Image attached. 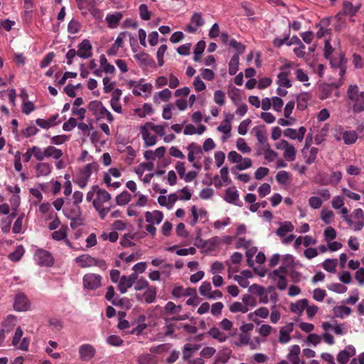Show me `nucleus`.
I'll list each match as a JSON object with an SVG mask.
<instances>
[{
    "instance_id": "412c9836",
    "label": "nucleus",
    "mask_w": 364,
    "mask_h": 364,
    "mask_svg": "<svg viewBox=\"0 0 364 364\" xmlns=\"http://www.w3.org/2000/svg\"><path fill=\"white\" fill-rule=\"evenodd\" d=\"M343 139L344 141V143L347 145H350L354 143L358 139V134L354 130H350V131H345L343 133Z\"/></svg>"
},
{
    "instance_id": "aec40b11",
    "label": "nucleus",
    "mask_w": 364,
    "mask_h": 364,
    "mask_svg": "<svg viewBox=\"0 0 364 364\" xmlns=\"http://www.w3.org/2000/svg\"><path fill=\"white\" fill-rule=\"evenodd\" d=\"M156 294H157L156 287L154 286H150L149 287H148L146 289L145 292L143 294V296L144 298L145 301L147 304H151L155 301Z\"/></svg>"
},
{
    "instance_id": "c9c22d12",
    "label": "nucleus",
    "mask_w": 364,
    "mask_h": 364,
    "mask_svg": "<svg viewBox=\"0 0 364 364\" xmlns=\"http://www.w3.org/2000/svg\"><path fill=\"white\" fill-rule=\"evenodd\" d=\"M338 261L336 259H327L323 263V268L328 272L334 273Z\"/></svg>"
},
{
    "instance_id": "a211bd4d",
    "label": "nucleus",
    "mask_w": 364,
    "mask_h": 364,
    "mask_svg": "<svg viewBox=\"0 0 364 364\" xmlns=\"http://www.w3.org/2000/svg\"><path fill=\"white\" fill-rule=\"evenodd\" d=\"M289 73V71H282L278 74L277 84L280 87H284L286 88H289L291 87V81L288 78Z\"/></svg>"
},
{
    "instance_id": "6ab92c4d",
    "label": "nucleus",
    "mask_w": 364,
    "mask_h": 364,
    "mask_svg": "<svg viewBox=\"0 0 364 364\" xmlns=\"http://www.w3.org/2000/svg\"><path fill=\"white\" fill-rule=\"evenodd\" d=\"M308 307V300L303 299L291 304L290 310L294 313H302Z\"/></svg>"
},
{
    "instance_id": "e433bc0d",
    "label": "nucleus",
    "mask_w": 364,
    "mask_h": 364,
    "mask_svg": "<svg viewBox=\"0 0 364 364\" xmlns=\"http://www.w3.org/2000/svg\"><path fill=\"white\" fill-rule=\"evenodd\" d=\"M16 317L13 315H9L7 318L2 322V327H4L6 332H9L15 326Z\"/></svg>"
},
{
    "instance_id": "680f3d73",
    "label": "nucleus",
    "mask_w": 364,
    "mask_h": 364,
    "mask_svg": "<svg viewBox=\"0 0 364 364\" xmlns=\"http://www.w3.org/2000/svg\"><path fill=\"white\" fill-rule=\"evenodd\" d=\"M228 159L231 163H240L242 160V157L235 151H231L228 153Z\"/></svg>"
},
{
    "instance_id": "72a5a7b5",
    "label": "nucleus",
    "mask_w": 364,
    "mask_h": 364,
    "mask_svg": "<svg viewBox=\"0 0 364 364\" xmlns=\"http://www.w3.org/2000/svg\"><path fill=\"white\" fill-rule=\"evenodd\" d=\"M296 151L295 147L290 144L284 150L283 156L288 161H294L296 159Z\"/></svg>"
},
{
    "instance_id": "393cba45",
    "label": "nucleus",
    "mask_w": 364,
    "mask_h": 364,
    "mask_svg": "<svg viewBox=\"0 0 364 364\" xmlns=\"http://www.w3.org/2000/svg\"><path fill=\"white\" fill-rule=\"evenodd\" d=\"M200 346L196 344L187 343L184 346L183 350V360H188L191 356L193 352L199 349Z\"/></svg>"
},
{
    "instance_id": "4d7b16f0",
    "label": "nucleus",
    "mask_w": 364,
    "mask_h": 364,
    "mask_svg": "<svg viewBox=\"0 0 364 364\" xmlns=\"http://www.w3.org/2000/svg\"><path fill=\"white\" fill-rule=\"evenodd\" d=\"M187 149L190 151H192L194 155L198 156V159H200L201 154H203L202 148L196 143L192 142L188 146Z\"/></svg>"
},
{
    "instance_id": "20e7f679",
    "label": "nucleus",
    "mask_w": 364,
    "mask_h": 364,
    "mask_svg": "<svg viewBox=\"0 0 364 364\" xmlns=\"http://www.w3.org/2000/svg\"><path fill=\"white\" fill-rule=\"evenodd\" d=\"M35 259L40 266L50 267L53 264V257L47 250L43 249L37 250L35 253Z\"/></svg>"
},
{
    "instance_id": "e2e57ef3",
    "label": "nucleus",
    "mask_w": 364,
    "mask_h": 364,
    "mask_svg": "<svg viewBox=\"0 0 364 364\" xmlns=\"http://www.w3.org/2000/svg\"><path fill=\"white\" fill-rule=\"evenodd\" d=\"M269 168L266 167L258 168L255 173V178L257 180H261L269 173Z\"/></svg>"
},
{
    "instance_id": "6e6552de",
    "label": "nucleus",
    "mask_w": 364,
    "mask_h": 364,
    "mask_svg": "<svg viewBox=\"0 0 364 364\" xmlns=\"http://www.w3.org/2000/svg\"><path fill=\"white\" fill-rule=\"evenodd\" d=\"M95 353V348L90 344H82L79 347V355L82 361H90L94 358Z\"/></svg>"
},
{
    "instance_id": "f8f14e48",
    "label": "nucleus",
    "mask_w": 364,
    "mask_h": 364,
    "mask_svg": "<svg viewBox=\"0 0 364 364\" xmlns=\"http://www.w3.org/2000/svg\"><path fill=\"white\" fill-rule=\"evenodd\" d=\"M225 200L229 203H232L238 206H242V202L240 201V203H237V201L239 199V194L237 191L232 190L231 188H228L225 191Z\"/></svg>"
},
{
    "instance_id": "09e8293b",
    "label": "nucleus",
    "mask_w": 364,
    "mask_h": 364,
    "mask_svg": "<svg viewBox=\"0 0 364 364\" xmlns=\"http://www.w3.org/2000/svg\"><path fill=\"white\" fill-rule=\"evenodd\" d=\"M237 148L243 154L249 153L251 151V149L247 146L245 139L242 138H239L237 139Z\"/></svg>"
},
{
    "instance_id": "a19ab883",
    "label": "nucleus",
    "mask_w": 364,
    "mask_h": 364,
    "mask_svg": "<svg viewBox=\"0 0 364 364\" xmlns=\"http://www.w3.org/2000/svg\"><path fill=\"white\" fill-rule=\"evenodd\" d=\"M156 95L162 101L167 102L171 97V92L168 89L166 88L164 89L162 91L157 92L154 96V100L155 102H157Z\"/></svg>"
},
{
    "instance_id": "c85d7f7f",
    "label": "nucleus",
    "mask_w": 364,
    "mask_h": 364,
    "mask_svg": "<svg viewBox=\"0 0 364 364\" xmlns=\"http://www.w3.org/2000/svg\"><path fill=\"white\" fill-rule=\"evenodd\" d=\"M98 168L99 164L97 162L90 163L85 166L84 169L81 171V174L90 178L92 173L97 171Z\"/></svg>"
},
{
    "instance_id": "39448f33",
    "label": "nucleus",
    "mask_w": 364,
    "mask_h": 364,
    "mask_svg": "<svg viewBox=\"0 0 364 364\" xmlns=\"http://www.w3.org/2000/svg\"><path fill=\"white\" fill-rule=\"evenodd\" d=\"M30 301L25 294L20 292L15 296L14 308L16 311H28L30 309Z\"/></svg>"
},
{
    "instance_id": "052dcab7",
    "label": "nucleus",
    "mask_w": 364,
    "mask_h": 364,
    "mask_svg": "<svg viewBox=\"0 0 364 364\" xmlns=\"http://www.w3.org/2000/svg\"><path fill=\"white\" fill-rule=\"evenodd\" d=\"M95 209L97 211L100 219L104 220L107 215V213L110 211L111 207H104L103 205H97L94 207Z\"/></svg>"
},
{
    "instance_id": "3c124183",
    "label": "nucleus",
    "mask_w": 364,
    "mask_h": 364,
    "mask_svg": "<svg viewBox=\"0 0 364 364\" xmlns=\"http://www.w3.org/2000/svg\"><path fill=\"white\" fill-rule=\"evenodd\" d=\"M232 129L231 124H230L229 119H224L220 126L218 127L217 129L218 132L228 134L230 132Z\"/></svg>"
},
{
    "instance_id": "c03bdc74",
    "label": "nucleus",
    "mask_w": 364,
    "mask_h": 364,
    "mask_svg": "<svg viewBox=\"0 0 364 364\" xmlns=\"http://www.w3.org/2000/svg\"><path fill=\"white\" fill-rule=\"evenodd\" d=\"M139 11L140 17L142 20L148 21L151 18V13L149 11L148 6L146 4H141L139 6Z\"/></svg>"
},
{
    "instance_id": "cd10ccee",
    "label": "nucleus",
    "mask_w": 364,
    "mask_h": 364,
    "mask_svg": "<svg viewBox=\"0 0 364 364\" xmlns=\"http://www.w3.org/2000/svg\"><path fill=\"white\" fill-rule=\"evenodd\" d=\"M134 284L127 277V276H122L120 278L118 289L122 294L127 292V289L132 287Z\"/></svg>"
},
{
    "instance_id": "13d9d810",
    "label": "nucleus",
    "mask_w": 364,
    "mask_h": 364,
    "mask_svg": "<svg viewBox=\"0 0 364 364\" xmlns=\"http://www.w3.org/2000/svg\"><path fill=\"white\" fill-rule=\"evenodd\" d=\"M318 149L316 147H311L309 151V156L306 158V163L308 165L312 164L316 159Z\"/></svg>"
},
{
    "instance_id": "9b49d317",
    "label": "nucleus",
    "mask_w": 364,
    "mask_h": 364,
    "mask_svg": "<svg viewBox=\"0 0 364 364\" xmlns=\"http://www.w3.org/2000/svg\"><path fill=\"white\" fill-rule=\"evenodd\" d=\"M122 18L123 14L122 12H115L112 14H107L106 16V21L109 28H115L118 26L119 23Z\"/></svg>"
},
{
    "instance_id": "0eeeda50",
    "label": "nucleus",
    "mask_w": 364,
    "mask_h": 364,
    "mask_svg": "<svg viewBox=\"0 0 364 364\" xmlns=\"http://www.w3.org/2000/svg\"><path fill=\"white\" fill-rule=\"evenodd\" d=\"M96 191V198L93 200V207L102 205L104 203L109 201L111 199V195L106 190L100 188L97 185L94 186Z\"/></svg>"
},
{
    "instance_id": "ddd939ff",
    "label": "nucleus",
    "mask_w": 364,
    "mask_h": 364,
    "mask_svg": "<svg viewBox=\"0 0 364 364\" xmlns=\"http://www.w3.org/2000/svg\"><path fill=\"white\" fill-rule=\"evenodd\" d=\"M75 261L82 268L93 267L95 264V257L89 255H82L75 258Z\"/></svg>"
},
{
    "instance_id": "338daca9",
    "label": "nucleus",
    "mask_w": 364,
    "mask_h": 364,
    "mask_svg": "<svg viewBox=\"0 0 364 364\" xmlns=\"http://www.w3.org/2000/svg\"><path fill=\"white\" fill-rule=\"evenodd\" d=\"M271 191V186L269 183H263L258 188V193L260 197L263 198L268 195Z\"/></svg>"
},
{
    "instance_id": "4468645a",
    "label": "nucleus",
    "mask_w": 364,
    "mask_h": 364,
    "mask_svg": "<svg viewBox=\"0 0 364 364\" xmlns=\"http://www.w3.org/2000/svg\"><path fill=\"white\" fill-rule=\"evenodd\" d=\"M252 131L255 134L258 143L262 144L267 142L266 128L264 125L256 126L252 129Z\"/></svg>"
},
{
    "instance_id": "2eb2a0df",
    "label": "nucleus",
    "mask_w": 364,
    "mask_h": 364,
    "mask_svg": "<svg viewBox=\"0 0 364 364\" xmlns=\"http://www.w3.org/2000/svg\"><path fill=\"white\" fill-rule=\"evenodd\" d=\"M52 166L48 163H39L36 164V177L46 176L51 172Z\"/></svg>"
},
{
    "instance_id": "4be33fe9",
    "label": "nucleus",
    "mask_w": 364,
    "mask_h": 364,
    "mask_svg": "<svg viewBox=\"0 0 364 364\" xmlns=\"http://www.w3.org/2000/svg\"><path fill=\"white\" fill-rule=\"evenodd\" d=\"M141 134L143 140L144 141V146L146 147L151 146L156 144V136L154 135H151L149 131H141Z\"/></svg>"
},
{
    "instance_id": "473e14b6",
    "label": "nucleus",
    "mask_w": 364,
    "mask_h": 364,
    "mask_svg": "<svg viewBox=\"0 0 364 364\" xmlns=\"http://www.w3.org/2000/svg\"><path fill=\"white\" fill-rule=\"evenodd\" d=\"M24 254V248L22 245L16 247V250L10 253L8 256L9 259L12 262L19 261Z\"/></svg>"
},
{
    "instance_id": "49530a36",
    "label": "nucleus",
    "mask_w": 364,
    "mask_h": 364,
    "mask_svg": "<svg viewBox=\"0 0 364 364\" xmlns=\"http://www.w3.org/2000/svg\"><path fill=\"white\" fill-rule=\"evenodd\" d=\"M211 285L210 283L208 282H204L202 283L199 288V292L200 294L203 296L208 298V295L211 293Z\"/></svg>"
},
{
    "instance_id": "603ef678",
    "label": "nucleus",
    "mask_w": 364,
    "mask_h": 364,
    "mask_svg": "<svg viewBox=\"0 0 364 364\" xmlns=\"http://www.w3.org/2000/svg\"><path fill=\"white\" fill-rule=\"evenodd\" d=\"M251 119H246L240 122L239 127H238V133L240 135H245L248 130V127L251 124Z\"/></svg>"
},
{
    "instance_id": "a878e982",
    "label": "nucleus",
    "mask_w": 364,
    "mask_h": 364,
    "mask_svg": "<svg viewBox=\"0 0 364 364\" xmlns=\"http://www.w3.org/2000/svg\"><path fill=\"white\" fill-rule=\"evenodd\" d=\"M212 338L217 339L219 342H225L227 339L226 335L216 327L211 328L208 333Z\"/></svg>"
},
{
    "instance_id": "7ed1b4c3",
    "label": "nucleus",
    "mask_w": 364,
    "mask_h": 364,
    "mask_svg": "<svg viewBox=\"0 0 364 364\" xmlns=\"http://www.w3.org/2000/svg\"><path fill=\"white\" fill-rule=\"evenodd\" d=\"M102 276L95 273H87L83 276L82 284L86 289L94 290L101 285Z\"/></svg>"
},
{
    "instance_id": "f704fd0d",
    "label": "nucleus",
    "mask_w": 364,
    "mask_h": 364,
    "mask_svg": "<svg viewBox=\"0 0 364 364\" xmlns=\"http://www.w3.org/2000/svg\"><path fill=\"white\" fill-rule=\"evenodd\" d=\"M131 200L130 193L124 191L116 197V203L118 205H124L127 204Z\"/></svg>"
},
{
    "instance_id": "b1692460",
    "label": "nucleus",
    "mask_w": 364,
    "mask_h": 364,
    "mask_svg": "<svg viewBox=\"0 0 364 364\" xmlns=\"http://www.w3.org/2000/svg\"><path fill=\"white\" fill-rule=\"evenodd\" d=\"M46 157H53L55 159H59L63 156V151L53 146H49L45 149Z\"/></svg>"
},
{
    "instance_id": "bb28decb",
    "label": "nucleus",
    "mask_w": 364,
    "mask_h": 364,
    "mask_svg": "<svg viewBox=\"0 0 364 364\" xmlns=\"http://www.w3.org/2000/svg\"><path fill=\"white\" fill-rule=\"evenodd\" d=\"M351 313L350 308L346 306H337L333 308V314L335 316L338 318H343L350 315Z\"/></svg>"
},
{
    "instance_id": "f03ea898",
    "label": "nucleus",
    "mask_w": 364,
    "mask_h": 364,
    "mask_svg": "<svg viewBox=\"0 0 364 364\" xmlns=\"http://www.w3.org/2000/svg\"><path fill=\"white\" fill-rule=\"evenodd\" d=\"M87 108L91 111L97 120L106 118L109 122H112L114 120L112 113L105 107L102 102L99 100H92L90 102Z\"/></svg>"
},
{
    "instance_id": "a18cd8bd",
    "label": "nucleus",
    "mask_w": 364,
    "mask_h": 364,
    "mask_svg": "<svg viewBox=\"0 0 364 364\" xmlns=\"http://www.w3.org/2000/svg\"><path fill=\"white\" fill-rule=\"evenodd\" d=\"M191 23L198 28L199 26H202L205 21L200 13L195 12L191 18Z\"/></svg>"
},
{
    "instance_id": "ea45409f",
    "label": "nucleus",
    "mask_w": 364,
    "mask_h": 364,
    "mask_svg": "<svg viewBox=\"0 0 364 364\" xmlns=\"http://www.w3.org/2000/svg\"><path fill=\"white\" fill-rule=\"evenodd\" d=\"M343 10L345 14L354 16L358 11V8H355L353 4L350 1H344L343 4Z\"/></svg>"
},
{
    "instance_id": "79ce46f5",
    "label": "nucleus",
    "mask_w": 364,
    "mask_h": 364,
    "mask_svg": "<svg viewBox=\"0 0 364 364\" xmlns=\"http://www.w3.org/2000/svg\"><path fill=\"white\" fill-rule=\"evenodd\" d=\"M81 25L78 21L72 19L68 26V31L70 33L75 34L80 31Z\"/></svg>"
},
{
    "instance_id": "37998d69",
    "label": "nucleus",
    "mask_w": 364,
    "mask_h": 364,
    "mask_svg": "<svg viewBox=\"0 0 364 364\" xmlns=\"http://www.w3.org/2000/svg\"><path fill=\"white\" fill-rule=\"evenodd\" d=\"M136 111L138 112V115L141 118L145 117L146 115L151 114L154 112L151 105L149 103L144 104L141 110L138 109Z\"/></svg>"
},
{
    "instance_id": "de8ad7c7",
    "label": "nucleus",
    "mask_w": 364,
    "mask_h": 364,
    "mask_svg": "<svg viewBox=\"0 0 364 364\" xmlns=\"http://www.w3.org/2000/svg\"><path fill=\"white\" fill-rule=\"evenodd\" d=\"M107 343L113 346H119L123 343V340L117 335H111L107 338Z\"/></svg>"
},
{
    "instance_id": "f257e3e1",
    "label": "nucleus",
    "mask_w": 364,
    "mask_h": 364,
    "mask_svg": "<svg viewBox=\"0 0 364 364\" xmlns=\"http://www.w3.org/2000/svg\"><path fill=\"white\" fill-rule=\"evenodd\" d=\"M346 95L352 104V109L354 113H360L364 111V91H360L357 85H350Z\"/></svg>"
},
{
    "instance_id": "2f4dec72",
    "label": "nucleus",
    "mask_w": 364,
    "mask_h": 364,
    "mask_svg": "<svg viewBox=\"0 0 364 364\" xmlns=\"http://www.w3.org/2000/svg\"><path fill=\"white\" fill-rule=\"evenodd\" d=\"M277 181L282 185H286L291 180V175L286 171H280L276 175Z\"/></svg>"
},
{
    "instance_id": "c756f323",
    "label": "nucleus",
    "mask_w": 364,
    "mask_h": 364,
    "mask_svg": "<svg viewBox=\"0 0 364 364\" xmlns=\"http://www.w3.org/2000/svg\"><path fill=\"white\" fill-rule=\"evenodd\" d=\"M252 165V162L250 158L242 159L240 164H238L235 167L231 168V172L233 174H236V170L242 171L250 168Z\"/></svg>"
},
{
    "instance_id": "0e129e2a",
    "label": "nucleus",
    "mask_w": 364,
    "mask_h": 364,
    "mask_svg": "<svg viewBox=\"0 0 364 364\" xmlns=\"http://www.w3.org/2000/svg\"><path fill=\"white\" fill-rule=\"evenodd\" d=\"M326 295V291L320 288L315 289L313 292L314 299L318 301H322Z\"/></svg>"
},
{
    "instance_id": "5fc2aeb1",
    "label": "nucleus",
    "mask_w": 364,
    "mask_h": 364,
    "mask_svg": "<svg viewBox=\"0 0 364 364\" xmlns=\"http://www.w3.org/2000/svg\"><path fill=\"white\" fill-rule=\"evenodd\" d=\"M150 286L148 281L146 279L141 277L135 282L134 289L136 291H141L142 289H147Z\"/></svg>"
},
{
    "instance_id": "8fccbe9b",
    "label": "nucleus",
    "mask_w": 364,
    "mask_h": 364,
    "mask_svg": "<svg viewBox=\"0 0 364 364\" xmlns=\"http://www.w3.org/2000/svg\"><path fill=\"white\" fill-rule=\"evenodd\" d=\"M229 45L230 46H231L232 48H235L237 50L236 53H239V55L242 54L245 50V46L240 42H237L234 38L230 41Z\"/></svg>"
},
{
    "instance_id": "4c0bfd02",
    "label": "nucleus",
    "mask_w": 364,
    "mask_h": 364,
    "mask_svg": "<svg viewBox=\"0 0 364 364\" xmlns=\"http://www.w3.org/2000/svg\"><path fill=\"white\" fill-rule=\"evenodd\" d=\"M342 173L341 171H333L330 176L328 181L325 183V184L336 186L338 183H340Z\"/></svg>"
},
{
    "instance_id": "1a4fd4ad",
    "label": "nucleus",
    "mask_w": 364,
    "mask_h": 364,
    "mask_svg": "<svg viewBox=\"0 0 364 364\" xmlns=\"http://www.w3.org/2000/svg\"><path fill=\"white\" fill-rule=\"evenodd\" d=\"M306 129L304 127H299V130L287 128L284 131V136L291 139H298L301 141L304 139Z\"/></svg>"
},
{
    "instance_id": "dca6fc26",
    "label": "nucleus",
    "mask_w": 364,
    "mask_h": 364,
    "mask_svg": "<svg viewBox=\"0 0 364 364\" xmlns=\"http://www.w3.org/2000/svg\"><path fill=\"white\" fill-rule=\"evenodd\" d=\"M293 331V323H289L286 328H282L279 331V341L281 343H287L290 340L289 333Z\"/></svg>"
},
{
    "instance_id": "58836bf2",
    "label": "nucleus",
    "mask_w": 364,
    "mask_h": 364,
    "mask_svg": "<svg viewBox=\"0 0 364 364\" xmlns=\"http://www.w3.org/2000/svg\"><path fill=\"white\" fill-rule=\"evenodd\" d=\"M165 311L169 314H174L178 313L181 310V305H176L172 301H168L164 306Z\"/></svg>"
},
{
    "instance_id": "423d86ee",
    "label": "nucleus",
    "mask_w": 364,
    "mask_h": 364,
    "mask_svg": "<svg viewBox=\"0 0 364 364\" xmlns=\"http://www.w3.org/2000/svg\"><path fill=\"white\" fill-rule=\"evenodd\" d=\"M77 56L87 59L92 55V46L90 41L87 39H84L80 43L77 45Z\"/></svg>"
},
{
    "instance_id": "7c9ffc66",
    "label": "nucleus",
    "mask_w": 364,
    "mask_h": 364,
    "mask_svg": "<svg viewBox=\"0 0 364 364\" xmlns=\"http://www.w3.org/2000/svg\"><path fill=\"white\" fill-rule=\"evenodd\" d=\"M347 60L343 55H339L337 57H333L330 60V64L332 68H340L346 65Z\"/></svg>"
},
{
    "instance_id": "9d476101",
    "label": "nucleus",
    "mask_w": 364,
    "mask_h": 364,
    "mask_svg": "<svg viewBox=\"0 0 364 364\" xmlns=\"http://www.w3.org/2000/svg\"><path fill=\"white\" fill-rule=\"evenodd\" d=\"M146 221L149 223H156L159 224L161 223L164 218L162 212L159 210H155L154 212L146 211L145 213Z\"/></svg>"
},
{
    "instance_id": "5701e85b",
    "label": "nucleus",
    "mask_w": 364,
    "mask_h": 364,
    "mask_svg": "<svg viewBox=\"0 0 364 364\" xmlns=\"http://www.w3.org/2000/svg\"><path fill=\"white\" fill-rule=\"evenodd\" d=\"M239 53H235L229 62L228 73L230 75H234L238 70L239 66Z\"/></svg>"
},
{
    "instance_id": "bf43d9fd",
    "label": "nucleus",
    "mask_w": 364,
    "mask_h": 364,
    "mask_svg": "<svg viewBox=\"0 0 364 364\" xmlns=\"http://www.w3.org/2000/svg\"><path fill=\"white\" fill-rule=\"evenodd\" d=\"M225 95L221 90H217L214 93V101L219 105H223L225 104Z\"/></svg>"
},
{
    "instance_id": "864d4df0",
    "label": "nucleus",
    "mask_w": 364,
    "mask_h": 364,
    "mask_svg": "<svg viewBox=\"0 0 364 364\" xmlns=\"http://www.w3.org/2000/svg\"><path fill=\"white\" fill-rule=\"evenodd\" d=\"M31 151L33 152L34 157L38 161H43L44 157H46L45 150L42 151L41 149L38 146H33L31 148Z\"/></svg>"
},
{
    "instance_id": "69168bd1",
    "label": "nucleus",
    "mask_w": 364,
    "mask_h": 364,
    "mask_svg": "<svg viewBox=\"0 0 364 364\" xmlns=\"http://www.w3.org/2000/svg\"><path fill=\"white\" fill-rule=\"evenodd\" d=\"M242 299V302L246 306H250L255 307L257 305L256 299L255 297H253L252 296H251L250 294L243 295Z\"/></svg>"
},
{
    "instance_id": "f3484780",
    "label": "nucleus",
    "mask_w": 364,
    "mask_h": 364,
    "mask_svg": "<svg viewBox=\"0 0 364 364\" xmlns=\"http://www.w3.org/2000/svg\"><path fill=\"white\" fill-rule=\"evenodd\" d=\"M294 228V225L291 222L285 221L282 223L280 227L277 229L276 234L278 236L283 237L287 235V232H292Z\"/></svg>"
},
{
    "instance_id": "774afa93",
    "label": "nucleus",
    "mask_w": 364,
    "mask_h": 364,
    "mask_svg": "<svg viewBox=\"0 0 364 364\" xmlns=\"http://www.w3.org/2000/svg\"><path fill=\"white\" fill-rule=\"evenodd\" d=\"M76 126L77 120L73 117H70L68 122L63 124V129L65 131L69 132L74 129Z\"/></svg>"
},
{
    "instance_id": "6e6d98bb",
    "label": "nucleus",
    "mask_w": 364,
    "mask_h": 364,
    "mask_svg": "<svg viewBox=\"0 0 364 364\" xmlns=\"http://www.w3.org/2000/svg\"><path fill=\"white\" fill-rule=\"evenodd\" d=\"M328 289L338 294H343L347 291V287L340 283H333L328 287Z\"/></svg>"
}]
</instances>
